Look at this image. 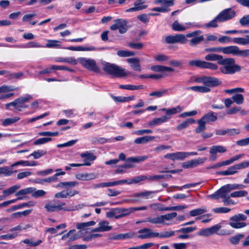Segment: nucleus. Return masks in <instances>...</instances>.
Returning a JSON list of instances; mask_svg holds the SVG:
<instances>
[{
	"mask_svg": "<svg viewBox=\"0 0 249 249\" xmlns=\"http://www.w3.org/2000/svg\"><path fill=\"white\" fill-rule=\"evenodd\" d=\"M207 212V210L205 207H201L191 211L190 212V215L191 216H196L203 214Z\"/></svg>",
	"mask_w": 249,
	"mask_h": 249,
	"instance_id": "obj_45",
	"label": "nucleus"
},
{
	"mask_svg": "<svg viewBox=\"0 0 249 249\" xmlns=\"http://www.w3.org/2000/svg\"><path fill=\"white\" fill-rule=\"evenodd\" d=\"M147 176L144 175H141L137 176L133 178H129L128 179H124L126 181L125 184H132L138 183L142 181L147 179Z\"/></svg>",
	"mask_w": 249,
	"mask_h": 249,
	"instance_id": "obj_30",
	"label": "nucleus"
},
{
	"mask_svg": "<svg viewBox=\"0 0 249 249\" xmlns=\"http://www.w3.org/2000/svg\"><path fill=\"white\" fill-rule=\"evenodd\" d=\"M239 48L237 46L232 45L223 47L222 53L224 54H231L233 55L238 56Z\"/></svg>",
	"mask_w": 249,
	"mask_h": 249,
	"instance_id": "obj_23",
	"label": "nucleus"
},
{
	"mask_svg": "<svg viewBox=\"0 0 249 249\" xmlns=\"http://www.w3.org/2000/svg\"><path fill=\"white\" fill-rule=\"evenodd\" d=\"M32 196L35 198H37L41 196H44L46 194V192L43 190H38L35 191H33L32 192Z\"/></svg>",
	"mask_w": 249,
	"mask_h": 249,
	"instance_id": "obj_62",
	"label": "nucleus"
},
{
	"mask_svg": "<svg viewBox=\"0 0 249 249\" xmlns=\"http://www.w3.org/2000/svg\"><path fill=\"white\" fill-rule=\"evenodd\" d=\"M172 234H139L138 236L140 239H147L152 237H159L160 238H165L170 237Z\"/></svg>",
	"mask_w": 249,
	"mask_h": 249,
	"instance_id": "obj_37",
	"label": "nucleus"
},
{
	"mask_svg": "<svg viewBox=\"0 0 249 249\" xmlns=\"http://www.w3.org/2000/svg\"><path fill=\"white\" fill-rule=\"evenodd\" d=\"M197 123L198 126L195 129L196 133H200L206 130V123L201 119L198 120Z\"/></svg>",
	"mask_w": 249,
	"mask_h": 249,
	"instance_id": "obj_44",
	"label": "nucleus"
},
{
	"mask_svg": "<svg viewBox=\"0 0 249 249\" xmlns=\"http://www.w3.org/2000/svg\"><path fill=\"white\" fill-rule=\"evenodd\" d=\"M156 194V191H144L142 192L135 193L133 195L134 197H142L145 199L151 198Z\"/></svg>",
	"mask_w": 249,
	"mask_h": 249,
	"instance_id": "obj_26",
	"label": "nucleus"
},
{
	"mask_svg": "<svg viewBox=\"0 0 249 249\" xmlns=\"http://www.w3.org/2000/svg\"><path fill=\"white\" fill-rule=\"evenodd\" d=\"M189 64L191 66H196L202 69H208L211 70H216L218 69V66L216 64L200 60H191L189 62Z\"/></svg>",
	"mask_w": 249,
	"mask_h": 249,
	"instance_id": "obj_10",
	"label": "nucleus"
},
{
	"mask_svg": "<svg viewBox=\"0 0 249 249\" xmlns=\"http://www.w3.org/2000/svg\"><path fill=\"white\" fill-rule=\"evenodd\" d=\"M52 140V139L51 138H41L38 139L34 141V144L35 145H40L46 143L48 142H49Z\"/></svg>",
	"mask_w": 249,
	"mask_h": 249,
	"instance_id": "obj_61",
	"label": "nucleus"
},
{
	"mask_svg": "<svg viewBox=\"0 0 249 249\" xmlns=\"http://www.w3.org/2000/svg\"><path fill=\"white\" fill-rule=\"evenodd\" d=\"M112 228L111 226L109 225V223L107 221H100L98 225V227L92 230V232H105L111 230Z\"/></svg>",
	"mask_w": 249,
	"mask_h": 249,
	"instance_id": "obj_18",
	"label": "nucleus"
},
{
	"mask_svg": "<svg viewBox=\"0 0 249 249\" xmlns=\"http://www.w3.org/2000/svg\"><path fill=\"white\" fill-rule=\"evenodd\" d=\"M167 89H161L159 90L154 91L149 94L150 96H155L158 98L162 96L166 92Z\"/></svg>",
	"mask_w": 249,
	"mask_h": 249,
	"instance_id": "obj_59",
	"label": "nucleus"
},
{
	"mask_svg": "<svg viewBox=\"0 0 249 249\" xmlns=\"http://www.w3.org/2000/svg\"><path fill=\"white\" fill-rule=\"evenodd\" d=\"M117 54L120 57H128L135 55V53L133 52L120 50L117 52Z\"/></svg>",
	"mask_w": 249,
	"mask_h": 249,
	"instance_id": "obj_55",
	"label": "nucleus"
},
{
	"mask_svg": "<svg viewBox=\"0 0 249 249\" xmlns=\"http://www.w3.org/2000/svg\"><path fill=\"white\" fill-rule=\"evenodd\" d=\"M96 224L94 221L87 222L78 223L76 225V228L81 231H88L90 229L89 227L93 226Z\"/></svg>",
	"mask_w": 249,
	"mask_h": 249,
	"instance_id": "obj_25",
	"label": "nucleus"
},
{
	"mask_svg": "<svg viewBox=\"0 0 249 249\" xmlns=\"http://www.w3.org/2000/svg\"><path fill=\"white\" fill-rule=\"evenodd\" d=\"M239 22L242 26H249V15L244 16Z\"/></svg>",
	"mask_w": 249,
	"mask_h": 249,
	"instance_id": "obj_64",
	"label": "nucleus"
},
{
	"mask_svg": "<svg viewBox=\"0 0 249 249\" xmlns=\"http://www.w3.org/2000/svg\"><path fill=\"white\" fill-rule=\"evenodd\" d=\"M20 188V185L18 184L15 185L3 191L2 193L5 196H9L16 192L17 190Z\"/></svg>",
	"mask_w": 249,
	"mask_h": 249,
	"instance_id": "obj_46",
	"label": "nucleus"
},
{
	"mask_svg": "<svg viewBox=\"0 0 249 249\" xmlns=\"http://www.w3.org/2000/svg\"><path fill=\"white\" fill-rule=\"evenodd\" d=\"M36 188L28 187L22 190H20L15 194L16 196H20L21 195H25L29 194H31L33 191H35Z\"/></svg>",
	"mask_w": 249,
	"mask_h": 249,
	"instance_id": "obj_50",
	"label": "nucleus"
},
{
	"mask_svg": "<svg viewBox=\"0 0 249 249\" xmlns=\"http://www.w3.org/2000/svg\"><path fill=\"white\" fill-rule=\"evenodd\" d=\"M205 60L209 61H217L223 67L220 68V71L224 74H232L241 71V67L235 64L233 58H224L221 55L216 53H209L205 55Z\"/></svg>",
	"mask_w": 249,
	"mask_h": 249,
	"instance_id": "obj_1",
	"label": "nucleus"
},
{
	"mask_svg": "<svg viewBox=\"0 0 249 249\" xmlns=\"http://www.w3.org/2000/svg\"><path fill=\"white\" fill-rule=\"evenodd\" d=\"M65 205L66 203L64 202H61L60 203L57 205H52L50 203H48L45 204V208L48 212H54L55 211H58L61 210H64L65 211H75L81 208V207H80V205L76 206L74 208L72 209H69L67 208L63 207Z\"/></svg>",
	"mask_w": 249,
	"mask_h": 249,
	"instance_id": "obj_11",
	"label": "nucleus"
},
{
	"mask_svg": "<svg viewBox=\"0 0 249 249\" xmlns=\"http://www.w3.org/2000/svg\"><path fill=\"white\" fill-rule=\"evenodd\" d=\"M75 178L80 180H90L97 178L94 173H79L75 175Z\"/></svg>",
	"mask_w": 249,
	"mask_h": 249,
	"instance_id": "obj_21",
	"label": "nucleus"
},
{
	"mask_svg": "<svg viewBox=\"0 0 249 249\" xmlns=\"http://www.w3.org/2000/svg\"><path fill=\"white\" fill-rule=\"evenodd\" d=\"M80 238L85 242L91 241L96 238L100 237V234H80Z\"/></svg>",
	"mask_w": 249,
	"mask_h": 249,
	"instance_id": "obj_42",
	"label": "nucleus"
},
{
	"mask_svg": "<svg viewBox=\"0 0 249 249\" xmlns=\"http://www.w3.org/2000/svg\"><path fill=\"white\" fill-rule=\"evenodd\" d=\"M103 70L106 72L117 77H124L130 74V72H126L124 69L108 63L104 64Z\"/></svg>",
	"mask_w": 249,
	"mask_h": 249,
	"instance_id": "obj_4",
	"label": "nucleus"
},
{
	"mask_svg": "<svg viewBox=\"0 0 249 249\" xmlns=\"http://www.w3.org/2000/svg\"><path fill=\"white\" fill-rule=\"evenodd\" d=\"M207 160L205 157L198 158L196 159L186 161L182 163V166L184 168H191L197 166L198 165L204 163Z\"/></svg>",
	"mask_w": 249,
	"mask_h": 249,
	"instance_id": "obj_15",
	"label": "nucleus"
},
{
	"mask_svg": "<svg viewBox=\"0 0 249 249\" xmlns=\"http://www.w3.org/2000/svg\"><path fill=\"white\" fill-rule=\"evenodd\" d=\"M183 107L179 106H178L176 107L172 108H169L167 110V114L166 116L170 117V118L171 115L180 112L181 111L183 110Z\"/></svg>",
	"mask_w": 249,
	"mask_h": 249,
	"instance_id": "obj_43",
	"label": "nucleus"
},
{
	"mask_svg": "<svg viewBox=\"0 0 249 249\" xmlns=\"http://www.w3.org/2000/svg\"><path fill=\"white\" fill-rule=\"evenodd\" d=\"M31 95L27 94L24 96L20 97L13 102H10L6 104L5 107L6 109H9L11 106L14 107V108L18 111H21L22 108H27L28 106L24 104L25 103L27 102L30 99H32Z\"/></svg>",
	"mask_w": 249,
	"mask_h": 249,
	"instance_id": "obj_5",
	"label": "nucleus"
},
{
	"mask_svg": "<svg viewBox=\"0 0 249 249\" xmlns=\"http://www.w3.org/2000/svg\"><path fill=\"white\" fill-rule=\"evenodd\" d=\"M187 208V206L185 205H178L176 206H172V207H167L164 208L162 209V210L165 211H178L184 209H186Z\"/></svg>",
	"mask_w": 249,
	"mask_h": 249,
	"instance_id": "obj_58",
	"label": "nucleus"
},
{
	"mask_svg": "<svg viewBox=\"0 0 249 249\" xmlns=\"http://www.w3.org/2000/svg\"><path fill=\"white\" fill-rule=\"evenodd\" d=\"M245 186L242 184H228L221 187L214 193L208 196L209 197L218 199L220 198L224 199L229 196V193L234 190L242 189Z\"/></svg>",
	"mask_w": 249,
	"mask_h": 249,
	"instance_id": "obj_3",
	"label": "nucleus"
},
{
	"mask_svg": "<svg viewBox=\"0 0 249 249\" xmlns=\"http://www.w3.org/2000/svg\"><path fill=\"white\" fill-rule=\"evenodd\" d=\"M234 103L237 105H241L244 103V98L242 94L237 93L233 95L231 97Z\"/></svg>",
	"mask_w": 249,
	"mask_h": 249,
	"instance_id": "obj_48",
	"label": "nucleus"
},
{
	"mask_svg": "<svg viewBox=\"0 0 249 249\" xmlns=\"http://www.w3.org/2000/svg\"><path fill=\"white\" fill-rule=\"evenodd\" d=\"M177 216V213L173 212L164 215H160L155 217H149L144 220L138 221L136 223L149 222L156 225H169L174 223V219Z\"/></svg>",
	"mask_w": 249,
	"mask_h": 249,
	"instance_id": "obj_2",
	"label": "nucleus"
},
{
	"mask_svg": "<svg viewBox=\"0 0 249 249\" xmlns=\"http://www.w3.org/2000/svg\"><path fill=\"white\" fill-rule=\"evenodd\" d=\"M192 24L191 22H187L184 24L179 23L177 20L174 21L172 24V29L175 31H184L189 28Z\"/></svg>",
	"mask_w": 249,
	"mask_h": 249,
	"instance_id": "obj_20",
	"label": "nucleus"
},
{
	"mask_svg": "<svg viewBox=\"0 0 249 249\" xmlns=\"http://www.w3.org/2000/svg\"><path fill=\"white\" fill-rule=\"evenodd\" d=\"M249 166V161H244L228 168L227 170L217 172V174L222 176L234 175L238 172L239 169L248 167Z\"/></svg>",
	"mask_w": 249,
	"mask_h": 249,
	"instance_id": "obj_8",
	"label": "nucleus"
},
{
	"mask_svg": "<svg viewBox=\"0 0 249 249\" xmlns=\"http://www.w3.org/2000/svg\"><path fill=\"white\" fill-rule=\"evenodd\" d=\"M20 119L19 117H14L12 118H8L4 120L2 123V124L3 126H7L10 125Z\"/></svg>",
	"mask_w": 249,
	"mask_h": 249,
	"instance_id": "obj_52",
	"label": "nucleus"
},
{
	"mask_svg": "<svg viewBox=\"0 0 249 249\" xmlns=\"http://www.w3.org/2000/svg\"><path fill=\"white\" fill-rule=\"evenodd\" d=\"M111 141L104 137H94L92 139L93 144H104L107 142H111Z\"/></svg>",
	"mask_w": 249,
	"mask_h": 249,
	"instance_id": "obj_51",
	"label": "nucleus"
},
{
	"mask_svg": "<svg viewBox=\"0 0 249 249\" xmlns=\"http://www.w3.org/2000/svg\"><path fill=\"white\" fill-rule=\"evenodd\" d=\"M78 60L79 62L84 68L95 72H99V68L94 59L80 57L78 58Z\"/></svg>",
	"mask_w": 249,
	"mask_h": 249,
	"instance_id": "obj_7",
	"label": "nucleus"
},
{
	"mask_svg": "<svg viewBox=\"0 0 249 249\" xmlns=\"http://www.w3.org/2000/svg\"><path fill=\"white\" fill-rule=\"evenodd\" d=\"M232 42L234 43L242 45H247L249 44V40L248 35L245 37H234L232 38Z\"/></svg>",
	"mask_w": 249,
	"mask_h": 249,
	"instance_id": "obj_34",
	"label": "nucleus"
},
{
	"mask_svg": "<svg viewBox=\"0 0 249 249\" xmlns=\"http://www.w3.org/2000/svg\"><path fill=\"white\" fill-rule=\"evenodd\" d=\"M155 137L152 136H145L136 139L134 142L137 144L145 143L147 142L153 141Z\"/></svg>",
	"mask_w": 249,
	"mask_h": 249,
	"instance_id": "obj_32",
	"label": "nucleus"
},
{
	"mask_svg": "<svg viewBox=\"0 0 249 249\" xmlns=\"http://www.w3.org/2000/svg\"><path fill=\"white\" fill-rule=\"evenodd\" d=\"M172 176L170 175H157L147 176V179L150 181H154L159 180L163 178H171Z\"/></svg>",
	"mask_w": 249,
	"mask_h": 249,
	"instance_id": "obj_35",
	"label": "nucleus"
},
{
	"mask_svg": "<svg viewBox=\"0 0 249 249\" xmlns=\"http://www.w3.org/2000/svg\"><path fill=\"white\" fill-rule=\"evenodd\" d=\"M221 228V226L220 224H216L209 228L203 230L199 232L198 233H215L218 232Z\"/></svg>",
	"mask_w": 249,
	"mask_h": 249,
	"instance_id": "obj_33",
	"label": "nucleus"
},
{
	"mask_svg": "<svg viewBox=\"0 0 249 249\" xmlns=\"http://www.w3.org/2000/svg\"><path fill=\"white\" fill-rule=\"evenodd\" d=\"M236 12L229 8L221 11L217 16V18L219 19V22H223L229 20L235 17Z\"/></svg>",
	"mask_w": 249,
	"mask_h": 249,
	"instance_id": "obj_12",
	"label": "nucleus"
},
{
	"mask_svg": "<svg viewBox=\"0 0 249 249\" xmlns=\"http://www.w3.org/2000/svg\"><path fill=\"white\" fill-rule=\"evenodd\" d=\"M80 157L84 159V162L82 163L83 166H90L91 162L93 161L96 158V157L93 153L89 151L82 153L80 154Z\"/></svg>",
	"mask_w": 249,
	"mask_h": 249,
	"instance_id": "obj_17",
	"label": "nucleus"
},
{
	"mask_svg": "<svg viewBox=\"0 0 249 249\" xmlns=\"http://www.w3.org/2000/svg\"><path fill=\"white\" fill-rule=\"evenodd\" d=\"M170 119V117L167 116H162L160 118H156L149 122L147 124L148 126H153L160 125Z\"/></svg>",
	"mask_w": 249,
	"mask_h": 249,
	"instance_id": "obj_22",
	"label": "nucleus"
},
{
	"mask_svg": "<svg viewBox=\"0 0 249 249\" xmlns=\"http://www.w3.org/2000/svg\"><path fill=\"white\" fill-rule=\"evenodd\" d=\"M165 41L168 44H174L176 43L185 44L187 42V39L184 35L177 34L175 36H167L165 38Z\"/></svg>",
	"mask_w": 249,
	"mask_h": 249,
	"instance_id": "obj_14",
	"label": "nucleus"
},
{
	"mask_svg": "<svg viewBox=\"0 0 249 249\" xmlns=\"http://www.w3.org/2000/svg\"><path fill=\"white\" fill-rule=\"evenodd\" d=\"M46 153V151L45 150H38L31 154L30 156H33L34 159H37L44 155Z\"/></svg>",
	"mask_w": 249,
	"mask_h": 249,
	"instance_id": "obj_60",
	"label": "nucleus"
},
{
	"mask_svg": "<svg viewBox=\"0 0 249 249\" xmlns=\"http://www.w3.org/2000/svg\"><path fill=\"white\" fill-rule=\"evenodd\" d=\"M247 216L243 213L235 214L229 219V225L234 229H241L245 227L247 224L244 221L246 220Z\"/></svg>",
	"mask_w": 249,
	"mask_h": 249,
	"instance_id": "obj_6",
	"label": "nucleus"
},
{
	"mask_svg": "<svg viewBox=\"0 0 249 249\" xmlns=\"http://www.w3.org/2000/svg\"><path fill=\"white\" fill-rule=\"evenodd\" d=\"M217 22H219V19L217 18V16L215 17L214 19L210 21L209 22L205 25V27L207 28H215L218 26Z\"/></svg>",
	"mask_w": 249,
	"mask_h": 249,
	"instance_id": "obj_57",
	"label": "nucleus"
},
{
	"mask_svg": "<svg viewBox=\"0 0 249 249\" xmlns=\"http://www.w3.org/2000/svg\"><path fill=\"white\" fill-rule=\"evenodd\" d=\"M201 82L209 88V87L217 86L221 84V82L218 78L210 76L202 77Z\"/></svg>",
	"mask_w": 249,
	"mask_h": 249,
	"instance_id": "obj_16",
	"label": "nucleus"
},
{
	"mask_svg": "<svg viewBox=\"0 0 249 249\" xmlns=\"http://www.w3.org/2000/svg\"><path fill=\"white\" fill-rule=\"evenodd\" d=\"M22 242L30 247H36L40 245L42 242V240L41 239L35 240L34 238H30L25 239Z\"/></svg>",
	"mask_w": 249,
	"mask_h": 249,
	"instance_id": "obj_38",
	"label": "nucleus"
},
{
	"mask_svg": "<svg viewBox=\"0 0 249 249\" xmlns=\"http://www.w3.org/2000/svg\"><path fill=\"white\" fill-rule=\"evenodd\" d=\"M195 120L192 118H189L182 122L177 126V129L178 131L187 128L190 124H194Z\"/></svg>",
	"mask_w": 249,
	"mask_h": 249,
	"instance_id": "obj_31",
	"label": "nucleus"
},
{
	"mask_svg": "<svg viewBox=\"0 0 249 249\" xmlns=\"http://www.w3.org/2000/svg\"><path fill=\"white\" fill-rule=\"evenodd\" d=\"M126 20L123 19H117L114 20V23L112 24L110 29L114 31L119 29L120 34H124L127 30Z\"/></svg>",
	"mask_w": 249,
	"mask_h": 249,
	"instance_id": "obj_13",
	"label": "nucleus"
},
{
	"mask_svg": "<svg viewBox=\"0 0 249 249\" xmlns=\"http://www.w3.org/2000/svg\"><path fill=\"white\" fill-rule=\"evenodd\" d=\"M227 151V148L220 145H215L210 147L209 152L210 154H217V153H223Z\"/></svg>",
	"mask_w": 249,
	"mask_h": 249,
	"instance_id": "obj_29",
	"label": "nucleus"
},
{
	"mask_svg": "<svg viewBox=\"0 0 249 249\" xmlns=\"http://www.w3.org/2000/svg\"><path fill=\"white\" fill-rule=\"evenodd\" d=\"M231 209L227 207H218L213 208L212 211L215 213H226L230 212Z\"/></svg>",
	"mask_w": 249,
	"mask_h": 249,
	"instance_id": "obj_63",
	"label": "nucleus"
},
{
	"mask_svg": "<svg viewBox=\"0 0 249 249\" xmlns=\"http://www.w3.org/2000/svg\"><path fill=\"white\" fill-rule=\"evenodd\" d=\"M35 202L30 201L27 202L23 203L19 205L14 206L10 209L8 210V211H15L16 210L19 209L24 207H33L35 205Z\"/></svg>",
	"mask_w": 249,
	"mask_h": 249,
	"instance_id": "obj_39",
	"label": "nucleus"
},
{
	"mask_svg": "<svg viewBox=\"0 0 249 249\" xmlns=\"http://www.w3.org/2000/svg\"><path fill=\"white\" fill-rule=\"evenodd\" d=\"M127 62L130 64L131 68L135 71H141V66L140 64V59L138 58H131L127 59Z\"/></svg>",
	"mask_w": 249,
	"mask_h": 249,
	"instance_id": "obj_24",
	"label": "nucleus"
},
{
	"mask_svg": "<svg viewBox=\"0 0 249 249\" xmlns=\"http://www.w3.org/2000/svg\"><path fill=\"white\" fill-rule=\"evenodd\" d=\"M116 211L117 214H123L124 217L129 215L132 213V208H117Z\"/></svg>",
	"mask_w": 249,
	"mask_h": 249,
	"instance_id": "obj_49",
	"label": "nucleus"
},
{
	"mask_svg": "<svg viewBox=\"0 0 249 249\" xmlns=\"http://www.w3.org/2000/svg\"><path fill=\"white\" fill-rule=\"evenodd\" d=\"M119 88L121 89L134 90L142 89L144 87L142 85L139 86H135L133 85H121L119 86Z\"/></svg>",
	"mask_w": 249,
	"mask_h": 249,
	"instance_id": "obj_41",
	"label": "nucleus"
},
{
	"mask_svg": "<svg viewBox=\"0 0 249 249\" xmlns=\"http://www.w3.org/2000/svg\"><path fill=\"white\" fill-rule=\"evenodd\" d=\"M248 195V192L245 190H240L232 192L230 194V196L231 197H241L246 196Z\"/></svg>",
	"mask_w": 249,
	"mask_h": 249,
	"instance_id": "obj_53",
	"label": "nucleus"
},
{
	"mask_svg": "<svg viewBox=\"0 0 249 249\" xmlns=\"http://www.w3.org/2000/svg\"><path fill=\"white\" fill-rule=\"evenodd\" d=\"M201 119L206 124L210 122H215L217 117L215 113L211 111L204 115Z\"/></svg>",
	"mask_w": 249,
	"mask_h": 249,
	"instance_id": "obj_27",
	"label": "nucleus"
},
{
	"mask_svg": "<svg viewBox=\"0 0 249 249\" xmlns=\"http://www.w3.org/2000/svg\"><path fill=\"white\" fill-rule=\"evenodd\" d=\"M201 33V31L196 30L188 33L185 36L186 38L187 37H192V39L189 41V45L191 46L196 47L204 40V36L200 35Z\"/></svg>",
	"mask_w": 249,
	"mask_h": 249,
	"instance_id": "obj_9",
	"label": "nucleus"
},
{
	"mask_svg": "<svg viewBox=\"0 0 249 249\" xmlns=\"http://www.w3.org/2000/svg\"><path fill=\"white\" fill-rule=\"evenodd\" d=\"M18 88L14 86L3 85L0 87V93H6L17 89Z\"/></svg>",
	"mask_w": 249,
	"mask_h": 249,
	"instance_id": "obj_47",
	"label": "nucleus"
},
{
	"mask_svg": "<svg viewBox=\"0 0 249 249\" xmlns=\"http://www.w3.org/2000/svg\"><path fill=\"white\" fill-rule=\"evenodd\" d=\"M133 238V234H116L110 237L114 240H123Z\"/></svg>",
	"mask_w": 249,
	"mask_h": 249,
	"instance_id": "obj_54",
	"label": "nucleus"
},
{
	"mask_svg": "<svg viewBox=\"0 0 249 249\" xmlns=\"http://www.w3.org/2000/svg\"><path fill=\"white\" fill-rule=\"evenodd\" d=\"M145 0H136L134 3V7L126 10V12L141 11L146 9L147 5L144 4Z\"/></svg>",
	"mask_w": 249,
	"mask_h": 249,
	"instance_id": "obj_19",
	"label": "nucleus"
},
{
	"mask_svg": "<svg viewBox=\"0 0 249 249\" xmlns=\"http://www.w3.org/2000/svg\"><path fill=\"white\" fill-rule=\"evenodd\" d=\"M126 181L124 179L112 182H105V187H112L125 184Z\"/></svg>",
	"mask_w": 249,
	"mask_h": 249,
	"instance_id": "obj_56",
	"label": "nucleus"
},
{
	"mask_svg": "<svg viewBox=\"0 0 249 249\" xmlns=\"http://www.w3.org/2000/svg\"><path fill=\"white\" fill-rule=\"evenodd\" d=\"M175 0H156L154 2L155 4H160L162 6V7L169 8V7L174 5Z\"/></svg>",
	"mask_w": 249,
	"mask_h": 249,
	"instance_id": "obj_40",
	"label": "nucleus"
},
{
	"mask_svg": "<svg viewBox=\"0 0 249 249\" xmlns=\"http://www.w3.org/2000/svg\"><path fill=\"white\" fill-rule=\"evenodd\" d=\"M187 89L201 93H206L210 91V89L206 85L203 86H193L188 88Z\"/></svg>",
	"mask_w": 249,
	"mask_h": 249,
	"instance_id": "obj_36",
	"label": "nucleus"
},
{
	"mask_svg": "<svg viewBox=\"0 0 249 249\" xmlns=\"http://www.w3.org/2000/svg\"><path fill=\"white\" fill-rule=\"evenodd\" d=\"M12 168L11 165L0 167V175H3L5 177H9L17 172V170H13Z\"/></svg>",
	"mask_w": 249,
	"mask_h": 249,
	"instance_id": "obj_28",
	"label": "nucleus"
}]
</instances>
